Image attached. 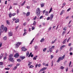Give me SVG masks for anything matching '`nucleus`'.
Segmentation results:
<instances>
[{"label":"nucleus","mask_w":73,"mask_h":73,"mask_svg":"<svg viewBox=\"0 0 73 73\" xmlns=\"http://www.w3.org/2000/svg\"><path fill=\"white\" fill-rule=\"evenodd\" d=\"M3 31H7V28L6 27H4V25H1V27H0V33L3 32Z\"/></svg>","instance_id":"nucleus-1"},{"label":"nucleus","mask_w":73,"mask_h":73,"mask_svg":"<svg viewBox=\"0 0 73 73\" xmlns=\"http://www.w3.org/2000/svg\"><path fill=\"white\" fill-rule=\"evenodd\" d=\"M13 55L12 54H10L9 55V60L12 62H14V60H13Z\"/></svg>","instance_id":"nucleus-2"},{"label":"nucleus","mask_w":73,"mask_h":73,"mask_svg":"<svg viewBox=\"0 0 73 73\" xmlns=\"http://www.w3.org/2000/svg\"><path fill=\"white\" fill-rule=\"evenodd\" d=\"M40 8H38L36 10V13L38 17H39L40 16Z\"/></svg>","instance_id":"nucleus-3"},{"label":"nucleus","mask_w":73,"mask_h":73,"mask_svg":"<svg viewBox=\"0 0 73 73\" xmlns=\"http://www.w3.org/2000/svg\"><path fill=\"white\" fill-rule=\"evenodd\" d=\"M65 55H64V56H62L61 57H60L58 58V60H57V62H59L60 61H61V60H63L64 58H65Z\"/></svg>","instance_id":"nucleus-4"},{"label":"nucleus","mask_w":73,"mask_h":73,"mask_svg":"<svg viewBox=\"0 0 73 73\" xmlns=\"http://www.w3.org/2000/svg\"><path fill=\"white\" fill-rule=\"evenodd\" d=\"M21 44V42H18L17 43V44H15V48H19V45Z\"/></svg>","instance_id":"nucleus-5"},{"label":"nucleus","mask_w":73,"mask_h":73,"mask_svg":"<svg viewBox=\"0 0 73 73\" xmlns=\"http://www.w3.org/2000/svg\"><path fill=\"white\" fill-rule=\"evenodd\" d=\"M46 69H47V67H44L40 70L39 71V72H42V71H44V70H46Z\"/></svg>","instance_id":"nucleus-6"},{"label":"nucleus","mask_w":73,"mask_h":73,"mask_svg":"<svg viewBox=\"0 0 73 73\" xmlns=\"http://www.w3.org/2000/svg\"><path fill=\"white\" fill-rule=\"evenodd\" d=\"M19 56V54L18 53H16L14 55V57L15 58H17Z\"/></svg>","instance_id":"nucleus-7"},{"label":"nucleus","mask_w":73,"mask_h":73,"mask_svg":"<svg viewBox=\"0 0 73 73\" xmlns=\"http://www.w3.org/2000/svg\"><path fill=\"white\" fill-rule=\"evenodd\" d=\"M8 34L9 36H13V34H12V33L11 32H9L8 33Z\"/></svg>","instance_id":"nucleus-8"},{"label":"nucleus","mask_w":73,"mask_h":73,"mask_svg":"<svg viewBox=\"0 0 73 73\" xmlns=\"http://www.w3.org/2000/svg\"><path fill=\"white\" fill-rule=\"evenodd\" d=\"M22 49L23 51H26V50H27V49H26V48L25 47H23L22 48Z\"/></svg>","instance_id":"nucleus-9"},{"label":"nucleus","mask_w":73,"mask_h":73,"mask_svg":"<svg viewBox=\"0 0 73 73\" xmlns=\"http://www.w3.org/2000/svg\"><path fill=\"white\" fill-rule=\"evenodd\" d=\"M4 55V54L1 53L0 55V60L2 59L3 57V56Z\"/></svg>","instance_id":"nucleus-10"},{"label":"nucleus","mask_w":73,"mask_h":73,"mask_svg":"<svg viewBox=\"0 0 73 73\" xmlns=\"http://www.w3.org/2000/svg\"><path fill=\"white\" fill-rule=\"evenodd\" d=\"M53 16L54 15L53 14H52L50 16V19L51 20H52L53 18Z\"/></svg>","instance_id":"nucleus-11"},{"label":"nucleus","mask_w":73,"mask_h":73,"mask_svg":"<svg viewBox=\"0 0 73 73\" xmlns=\"http://www.w3.org/2000/svg\"><path fill=\"white\" fill-rule=\"evenodd\" d=\"M26 16L27 17H28L29 15H30V12H28L26 14Z\"/></svg>","instance_id":"nucleus-12"},{"label":"nucleus","mask_w":73,"mask_h":73,"mask_svg":"<svg viewBox=\"0 0 73 73\" xmlns=\"http://www.w3.org/2000/svg\"><path fill=\"white\" fill-rule=\"evenodd\" d=\"M65 13V11L62 10L61 11V13H60V15H62V14H63V13Z\"/></svg>","instance_id":"nucleus-13"},{"label":"nucleus","mask_w":73,"mask_h":73,"mask_svg":"<svg viewBox=\"0 0 73 73\" xmlns=\"http://www.w3.org/2000/svg\"><path fill=\"white\" fill-rule=\"evenodd\" d=\"M25 58V56H21L20 57V58L21 59V60H24V58Z\"/></svg>","instance_id":"nucleus-14"},{"label":"nucleus","mask_w":73,"mask_h":73,"mask_svg":"<svg viewBox=\"0 0 73 73\" xmlns=\"http://www.w3.org/2000/svg\"><path fill=\"white\" fill-rule=\"evenodd\" d=\"M44 40L45 39H44V38H42L41 40H40V42H42L43 41H44Z\"/></svg>","instance_id":"nucleus-15"},{"label":"nucleus","mask_w":73,"mask_h":73,"mask_svg":"<svg viewBox=\"0 0 73 73\" xmlns=\"http://www.w3.org/2000/svg\"><path fill=\"white\" fill-rule=\"evenodd\" d=\"M48 14H49V13H48V12L46 11L45 12V15H46V16H48Z\"/></svg>","instance_id":"nucleus-16"},{"label":"nucleus","mask_w":73,"mask_h":73,"mask_svg":"<svg viewBox=\"0 0 73 73\" xmlns=\"http://www.w3.org/2000/svg\"><path fill=\"white\" fill-rule=\"evenodd\" d=\"M19 19H17L15 21V23H19Z\"/></svg>","instance_id":"nucleus-17"},{"label":"nucleus","mask_w":73,"mask_h":73,"mask_svg":"<svg viewBox=\"0 0 73 73\" xmlns=\"http://www.w3.org/2000/svg\"><path fill=\"white\" fill-rule=\"evenodd\" d=\"M67 40V38H66L63 41V44H65V42H66V40Z\"/></svg>","instance_id":"nucleus-18"},{"label":"nucleus","mask_w":73,"mask_h":73,"mask_svg":"<svg viewBox=\"0 0 73 73\" xmlns=\"http://www.w3.org/2000/svg\"><path fill=\"white\" fill-rule=\"evenodd\" d=\"M40 5L41 6V7H44V3L41 4Z\"/></svg>","instance_id":"nucleus-19"},{"label":"nucleus","mask_w":73,"mask_h":73,"mask_svg":"<svg viewBox=\"0 0 73 73\" xmlns=\"http://www.w3.org/2000/svg\"><path fill=\"white\" fill-rule=\"evenodd\" d=\"M49 51L50 53L52 52V51H53V50H52V48H50L49 49Z\"/></svg>","instance_id":"nucleus-20"},{"label":"nucleus","mask_w":73,"mask_h":73,"mask_svg":"<svg viewBox=\"0 0 73 73\" xmlns=\"http://www.w3.org/2000/svg\"><path fill=\"white\" fill-rule=\"evenodd\" d=\"M9 17H12V13H10L9 14Z\"/></svg>","instance_id":"nucleus-21"},{"label":"nucleus","mask_w":73,"mask_h":73,"mask_svg":"<svg viewBox=\"0 0 73 73\" xmlns=\"http://www.w3.org/2000/svg\"><path fill=\"white\" fill-rule=\"evenodd\" d=\"M36 21H35L33 23V25H36Z\"/></svg>","instance_id":"nucleus-22"},{"label":"nucleus","mask_w":73,"mask_h":73,"mask_svg":"<svg viewBox=\"0 0 73 73\" xmlns=\"http://www.w3.org/2000/svg\"><path fill=\"white\" fill-rule=\"evenodd\" d=\"M56 40H56V39L54 41H52V42L51 43V44H54V42H55L56 41Z\"/></svg>","instance_id":"nucleus-23"},{"label":"nucleus","mask_w":73,"mask_h":73,"mask_svg":"<svg viewBox=\"0 0 73 73\" xmlns=\"http://www.w3.org/2000/svg\"><path fill=\"white\" fill-rule=\"evenodd\" d=\"M17 67L16 66H15L14 68L13 69V70H16V69H17Z\"/></svg>","instance_id":"nucleus-24"},{"label":"nucleus","mask_w":73,"mask_h":73,"mask_svg":"<svg viewBox=\"0 0 73 73\" xmlns=\"http://www.w3.org/2000/svg\"><path fill=\"white\" fill-rule=\"evenodd\" d=\"M25 1H24V2L21 4V6H23L25 4Z\"/></svg>","instance_id":"nucleus-25"},{"label":"nucleus","mask_w":73,"mask_h":73,"mask_svg":"<svg viewBox=\"0 0 73 73\" xmlns=\"http://www.w3.org/2000/svg\"><path fill=\"white\" fill-rule=\"evenodd\" d=\"M52 29V27H50L48 29V31H51V29Z\"/></svg>","instance_id":"nucleus-26"},{"label":"nucleus","mask_w":73,"mask_h":73,"mask_svg":"<svg viewBox=\"0 0 73 73\" xmlns=\"http://www.w3.org/2000/svg\"><path fill=\"white\" fill-rule=\"evenodd\" d=\"M34 67V66L33 65H31L30 66H29V68H33Z\"/></svg>","instance_id":"nucleus-27"},{"label":"nucleus","mask_w":73,"mask_h":73,"mask_svg":"<svg viewBox=\"0 0 73 73\" xmlns=\"http://www.w3.org/2000/svg\"><path fill=\"white\" fill-rule=\"evenodd\" d=\"M35 50H36V49H37V48H38V47L37 46H35Z\"/></svg>","instance_id":"nucleus-28"},{"label":"nucleus","mask_w":73,"mask_h":73,"mask_svg":"<svg viewBox=\"0 0 73 73\" xmlns=\"http://www.w3.org/2000/svg\"><path fill=\"white\" fill-rule=\"evenodd\" d=\"M52 8L51 7L50 8V10L49 12V13H50V12H51V11H52Z\"/></svg>","instance_id":"nucleus-29"},{"label":"nucleus","mask_w":73,"mask_h":73,"mask_svg":"<svg viewBox=\"0 0 73 73\" xmlns=\"http://www.w3.org/2000/svg\"><path fill=\"white\" fill-rule=\"evenodd\" d=\"M52 8L51 7L50 8V10L49 12V13H50V12H51V11H52Z\"/></svg>","instance_id":"nucleus-30"},{"label":"nucleus","mask_w":73,"mask_h":73,"mask_svg":"<svg viewBox=\"0 0 73 73\" xmlns=\"http://www.w3.org/2000/svg\"><path fill=\"white\" fill-rule=\"evenodd\" d=\"M72 47H71L70 48L69 51L71 52L72 51Z\"/></svg>","instance_id":"nucleus-31"},{"label":"nucleus","mask_w":73,"mask_h":73,"mask_svg":"<svg viewBox=\"0 0 73 73\" xmlns=\"http://www.w3.org/2000/svg\"><path fill=\"white\" fill-rule=\"evenodd\" d=\"M70 9H71V8H70L69 9H67V12H69V11H70Z\"/></svg>","instance_id":"nucleus-32"},{"label":"nucleus","mask_w":73,"mask_h":73,"mask_svg":"<svg viewBox=\"0 0 73 73\" xmlns=\"http://www.w3.org/2000/svg\"><path fill=\"white\" fill-rule=\"evenodd\" d=\"M5 70H9L10 68H5Z\"/></svg>","instance_id":"nucleus-33"},{"label":"nucleus","mask_w":73,"mask_h":73,"mask_svg":"<svg viewBox=\"0 0 73 73\" xmlns=\"http://www.w3.org/2000/svg\"><path fill=\"white\" fill-rule=\"evenodd\" d=\"M7 24H9V21L8 20H7Z\"/></svg>","instance_id":"nucleus-34"},{"label":"nucleus","mask_w":73,"mask_h":73,"mask_svg":"<svg viewBox=\"0 0 73 73\" xmlns=\"http://www.w3.org/2000/svg\"><path fill=\"white\" fill-rule=\"evenodd\" d=\"M64 67H63V66H61L60 68V69H64Z\"/></svg>","instance_id":"nucleus-35"},{"label":"nucleus","mask_w":73,"mask_h":73,"mask_svg":"<svg viewBox=\"0 0 73 73\" xmlns=\"http://www.w3.org/2000/svg\"><path fill=\"white\" fill-rule=\"evenodd\" d=\"M17 61H18V62H20L21 60H20V59H18L17 60Z\"/></svg>","instance_id":"nucleus-36"},{"label":"nucleus","mask_w":73,"mask_h":73,"mask_svg":"<svg viewBox=\"0 0 73 73\" xmlns=\"http://www.w3.org/2000/svg\"><path fill=\"white\" fill-rule=\"evenodd\" d=\"M37 19V17L35 16V17L33 18L34 20H36V19Z\"/></svg>","instance_id":"nucleus-37"},{"label":"nucleus","mask_w":73,"mask_h":73,"mask_svg":"<svg viewBox=\"0 0 73 73\" xmlns=\"http://www.w3.org/2000/svg\"><path fill=\"white\" fill-rule=\"evenodd\" d=\"M27 52L26 53V55H27V56H28V55H29V51H27Z\"/></svg>","instance_id":"nucleus-38"},{"label":"nucleus","mask_w":73,"mask_h":73,"mask_svg":"<svg viewBox=\"0 0 73 73\" xmlns=\"http://www.w3.org/2000/svg\"><path fill=\"white\" fill-rule=\"evenodd\" d=\"M3 62H0V65H3Z\"/></svg>","instance_id":"nucleus-39"},{"label":"nucleus","mask_w":73,"mask_h":73,"mask_svg":"<svg viewBox=\"0 0 73 73\" xmlns=\"http://www.w3.org/2000/svg\"><path fill=\"white\" fill-rule=\"evenodd\" d=\"M70 37L68 39V40L67 41V42H69V40H70Z\"/></svg>","instance_id":"nucleus-40"},{"label":"nucleus","mask_w":73,"mask_h":73,"mask_svg":"<svg viewBox=\"0 0 73 73\" xmlns=\"http://www.w3.org/2000/svg\"><path fill=\"white\" fill-rule=\"evenodd\" d=\"M8 66H9V67H12V64H9V65H8Z\"/></svg>","instance_id":"nucleus-41"},{"label":"nucleus","mask_w":73,"mask_h":73,"mask_svg":"<svg viewBox=\"0 0 73 73\" xmlns=\"http://www.w3.org/2000/svg\"><path fill=\"white\" fill-rule=\"evenodd\" d=\"M46 50V48H45L43 49V51L44 52L45 50Z\"/></svg>","instance_id":"nucleus-42"},{"label":"nucleus","mask_w":73,"mask_h":73,"mask_svg":"<svg viewBox=\"0 0 73 73\" xmlns=\"http://www.w3.org/2000/svg\"><path fill=\"white\" fill-rule=\"evenodd\" d=\"M71 64H72V62L70 61L69 63V66H70V65H71Z\"/></svg>","instance_id":"nucleus-43"},{"label":"nucleus","mask_w":73,"mask_h":73,"mask_svg":"<svg viewBox=\"0 0 73 73\" xmlns=\"http://www.w3.org/2000/svg\"><path fill=\"white\" fill-rule=\"evenodd\" d=\"M50 20V17H48L47 19V20Z\"/></svg>","instance_id":"nucleus-44"},{"label":"nucleus","mask_w":73,"mask_h":73,"mask_svg":"<svg viewBox=\"0 0 73 73\" xmlns=\"http://www.w3.org/2000/svg\"><path fill=\"white\" fill-rule=\"evenodd\" d=\"M19 13V9H17V13L18 14Z\"/></svg>","instance_id":"nucleus-45"},{"label":"nucleus","mask_w":73,"mask_h":73,"mask_svg":"<svg viewBox=\"0 0 73 73\" xmlns=\"http://www.w3.org/2000/svg\"><path fill=\"white\" fill-rule=\"evenodd\" d=\"M13 21H15V20H16V18L15 17H14L13 18Z\"/></svg>","instance_id":"nucleus-46"},{"label":"nucleus","mask_w":73,"mask_h":73,"mask_svg":"<svg viewBox=\"0 0 73 73\" xmlns=\"http://www.w3.org/2000/svg\"><path fill=\"white\" fill-rule=\"evenodd\" d=\"M15 15H16V13H14L12 14V16H15Z\"/></svg>","instance_id":"nucleus-47"},{"label":"nucleus","mask_w":73,"mask_h":73,"mask_svg":"<svg viewBox=\"0 0 73 73\" xmlns=\"http://www.w3.org/2000/svg\"><path fill=\"white\" fill-rule=\"evenodd\" d=\"M55 46H53L51 47V49H54Z\"/></svg>","instance_id":"nucleus-48"},{"label":"nucleus","mask_w":73,"mask_h":73,"mask_svg":"<svg viewBox=\"0 0 73 73\" xmlns=\"http://www.w3.org/2000/svg\"><path fill=\"white\" fill-rule=\"evenodd\" d=\"M42 17H43V16H42L40 17L39 19H42Z\"/></svg>","instance_id":"nucleus-49"},{"label":"nucleus","mask_w":73,"mask_h":73,"mask_svg":"<svg viewBox=\"0 0 73 73\" xmlns=\"http://www.w3.org/2000/svg\"><path fill=\"white\" fill-rule=\"evenodd\" d=\"M3 39H4V40H7V37H6V36H5L3 38Z\"/></svg>","instance_id":"nucleus-50"},{"label":"nucleus","mask_w":73,"mask_h":73,"mask_svg":"<svg viewBox=\"0 0 73 73\" xmlns=\"http://www.w3.org/2000/svg\"><path fill=\"white\" fill-rule=\"evenodd\" d=\"M27 32H25L23 34V36H25V35H27Z\"/></svg>","instance_id":"nucleus-51"},{"label":"nucleus","mask_w":73,"mask_h":73,"mask_svg":"<svg viewBox=\"0 0 73 73\" xmlns=\"http://www.w3.org/2000/svg\"><path fill=\"white\" fill-rule=\"evenodd\" d=\"M27 24V23L25 22L23 23V25L24 26H25V25H26V24Z\"/></svg>","instance_id":"nucleus-52"},{"label":"nucleus","mask_w":73,"mask_h":73,"mask_svg":"<svg viewBox=\"0 0 73 73\" xmlns=\"http://www.w3.org/2000/svg\"><path fill=\"white\" fill-rule=\"evenodd\" d=\"M36 58L35 57H34L33 58V60H36Z\"/></svg>","instance_id":"nucleus-53"},{"label":"nucleus","mask_w":73,"mask_h":73,"mask_svg":"<svg viewBox=\"0 0 73 73\" xmlns=\"http://www.w3.org/2000/svg\"><path fill=\"white\" fill-rule=\"evenodd\" d=\"M65 32H66L65 31H63V33H62V35H64V34L65 33Z\"/></svg>","instance_id":"nucleus-54"},{"label":"nucleus","mask_w":73,"mask_h":73,"mask_svg":"<svg viewBox=\"0 0 73 73\" xmlns=\"http://www.w3.org/2000/svg\"><path fill=\"white\" fill-rule=\"evenodd\" d=\"M19 26H17V27L16 28H15V30H17V29H18V28H19Z\"/></svg>","instance_id":"nucleus-55"},{"label":"nucleus","mask_w":73,"mask_h":73,"mask_svg":"<svg viewBox=\"0 0 73 73\" xmlns=\"http://www.w3.org/2000/svg\"><path fill=\"white\" fill-rule=\"evenodd\" d=\"M71 45H72V43H69L68 44V46H71Z\"/></svg>","instance_id":"nucleus-56"},{"label":"nucleus","mask_w":73,"mask_h":73,"mask_svg":"<svg viewBox=\"0 0 73 73\" xmlns=\"http://www.w3.org/2000/svg\"><path fill=\"white\" fill-rule=\"evenodd\" d=\"M41 66V64H38V67H40Z\"/></svg>","instance_id":"nucleus-57"},{"label":"nucleus","mask_w":73,"mask_h":73,"mask_svg":"<svg viewBox=\"0 0 73 73\" xmlns=\"http://www.w3.org/2000/svg\"><path fill=\"white\" fill-rule=\"evenodd\" d=\"M37 66H38V64H36L35 65V68H37Z\"/></svg>","instance_id":"nucleus-58"},{"label":"nucleus","mask_w":73,"mask_h":73,"mask_svg":"<svg viewBox=\"0 0 73 73\" xmlns=\"http://www.w3.org/2000/svg\"><path fill=\"white\" fill-rule=\"evenodd\" d=\"M65 46H66L65 45H63L62 46V48H64V47H65Z\"/></svg>","instance_id":"nucleus-59"},{"label":"nucleus","mask_w":73,"mask_h":73,"mask_svg":"<svg viewBox=\"0 0 73 73\" xmlns=\"http://www.w3.org/2000/svg\"><path fill=\"white\" fill-rule=\"evenodd\" d=\"M51 58H53L54 56L53 55H51Z\"/></svg>","instance_id":"nucleus-60"},{"label":"nucleus","mask_w":73,"mask_h":73,"mask_svg":"<svg viewBox=\"0 0 73 73\" xmlns=\"http://www.w3.org/2000/svg\"><path fill=\"white\" fill-rule=\"evenodd\" d=\"M66 27H65V28L64 27L63 28V30H64L65 31H66Z\"/></svg>","instance_id":"nucleus-61"},{"label":"nucleus","mask_w":73,"mask_h":73,"mask_svg":"<svg viewBox=\"0 0 73 73\" xmlns=\"http://www.w3.org/2000/svg\"><path fill=\"white\" fill-rule=\"evenodd\" d=\"M70 55L72 56V55H73V53H72V52H71L70 53Z\"/></svg>","instance_id":"nucleus-62"},{"label":"nucleus","mask_w":73,"mask_h":73,"mask_svg":"<svg viewBox=\"0 0 73 73\" xmlns=\"http://www.w3.org/2000/svg\"><path fill=\"white\" fill-rule=\"evenodd\" d=\"M52 65L51 66H53V61L51 63Z\"/></svg>","instance_id":"nucleus-63"},{"label":"nucleus","mask_w":73,"mask_h":73,"mask_svg":"<svg viewBox=\"0 0 73 73\" xmlns=\"http://www.w3.org/2000/svg\"><path fill=\"white\" fill-rule=\"evenodd\" d=\"M32 30H34V29H35V27H32Z\"/></svg>","instance_id":"nucleus-64"}]
</instances>
